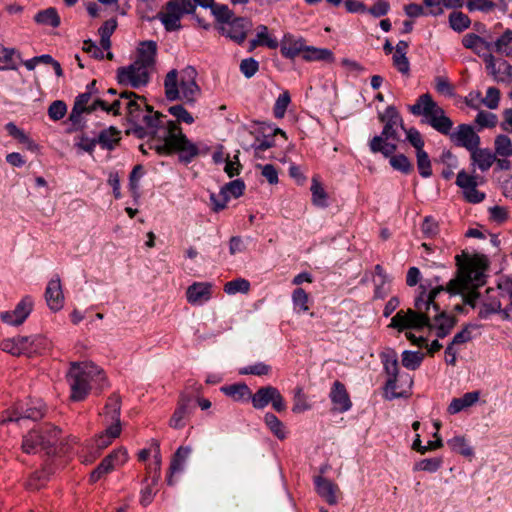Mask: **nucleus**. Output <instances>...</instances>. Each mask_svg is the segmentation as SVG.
I'll use <instances>...</instances> for the list:
<instances>
[{
  "mask_svg": "<svg viewBox=\"0 0 512 512\" xmlns=\"http://www.w3.org/2000/svg\"><path fill=\"white\" fill-rule=\"evenodd\" d=\"M131 127L126 134L134 135L139 139L151 136L149 149L165 156L180 152V159L189 163L199 153L197 146L192 143L181 131L179 125L159 112H153L148 104L140 109L139 120L128 119Z\"/></svg>",
  "mask_w": 512,
  "mask_h": 512,
  "instance_id": "obj_1",
  "label": "nucleus"
},
{
  "mask_svg": "<svg viewBox=\"0 0 512 512\" xmlns=\"http://www.w3.org/2000/svg\"><path fill=\"white\" fill-rule=\"evenodd\" d=\"M444 291L443 285L433 287L432 280H426L418 287V294L414 300V308L399 310L389 324L390 328L399 332L413 329L422 330L427 327L436 330L438 338L446 337L456 324L454 316L440 311L435 302L436 297Z\"/></svg>",
  "mask_w": 512,
  "mask_h": 512,
  "instance_id": "obj_2",
  "label": "nucleus"
},
{
  "mask_svg": "<svg viewBox=\"0 0 512 512\" xmlns=\"http://www.w3.org/2000/svg\"><path fill=\"white\" fill-rule=\"evenodd\" d=\"M457 265L456 276L451 279L444 291L450 294H461L463 302L472 308L480 297L478 288L486 283V270L489 267V260L483 254L470 256L466 252L455 256Z\"/></svg>",
  "mask_w": 512,
  "mask_h": 512,
  "instance_id": "obj_3",
  "label": "nucleus"
},
{
  "mask_svg": "<svg viewBox=\"0 0 512 512\" xmlns=\"http://www.w3.org/2000/svg\"><path fill=\"white\" fill-rule=\"evenodd\" d=\"M67 377L74 401H82L93 388L101 391L107 385L104 371L88 361L72 362Z\"/></svg>",
  "mask_w": 512,
  "mask_h": 512,
  "instance_id": "obj_4",
  "label": "nucleus"
},
{
  "mask_svg": "<svg viewBox=\"0 0 512 512\" xmlns=\"http://www.w3.org/2000/svg\"><path fill=\"white\" fill-rule=\"evenodd\" d=\"M197 71L188 66L180 73L172 69L164 79L165 96L169 101L183 100L194 103L200 95V88L196 83Z\"/></svg>",
  "mask_w": 512,
  "mask_h": 512,
  "instance_id": "obj_5",
  "label": "nucleus"
},
{
  "mask_svg": "<svg viewBox=\"0 0 512 512\" xmlns=\"http://www.w3.org/2000/svg\"><path fill=\"white\" fill-rule=\"evenodd\" d=\"M414 115H423L427 118L428 124L436 131L450 135L453 122L445 115L444 110L432 99L429 93L422 94L416 103L409 107Z\"/></svg>",
  "mask_w": 512,
  "mask_h": 512,
  "instance_id": "obj_6",
  "label": "nucleus"
},
{
  "mask_svg": "<svg viewBox=\"0 0 512 512\" xmlns=\"http://www.w3.org/2000/svg\"><path fill=\"white\" fill-rule=\"evenodd\" d=\"M60 432L59 428L49 423L37 429H32L23 437V452L31 454L45 451L47 454H51L53 446L58 441Z\"/></svg>",
  "mask_w": 512,
  "mask_h": 512,
  "instance_id": "obj_7",
  "label": "nucleus"
},
{
  "mask_svg": "<svg viewBox=\"0 0 512 512\" xmlns=\"http://www.w3.org/2000/svg\"><path fill=\"white\" fill-rule=\"evenodd\" d=\"M104 105L100 106V109L113 115H120L121 108L124 102H126V114L127 119L139 120L140 109L146 107L147 103L144 97L138 96L134 92L123 91L119 94V97L111 102L107 99H102Z\"/></svg>",
  "mask_w": 512,
  "mask_h": 512,
  "instance_id": "obj_8",
  "label": "nucleus"
},
{
  "mask_svg": "<svg viewBox=\"0 0 512 512\" xmlns=\"http://www.w3.org/2000/svg\"><path fill=\"white\" fill-rule=\"evenodd\" d=\"M43 344L39 336H17L1 342V349L13 356L26 355L31 357L38 353Z\"/></svg>",
  "mask_w": 512,
  "mask_h": 512,
  "instance_id": "obj_9",
  "label": "nucleus"
},
{
  "mask_svg": "<svg viewBox=\"0 0 512 512\" xmlns=\"http://www.w3.org/2000/svg\"><path fill=\"white\" fill-rule=\"evenodd\" d=\"M150 71L148 67L134 61L126 67H120L117 70V80L121 85H129L133 88L145 86L150 79Z\"/></svg>",
  "mask_w": 512,
  "mask_h": 512,
  "instance_id": "obj_10",
  "label": "nucleus"
},
{
  "mask_svg": "<svg viewBox=\"0 0 512 512\" xmlns=\"http://www.w3.org/2000/svg\"><path fill=\"white\" fill-rule=\"evenodd\" d=\"M252 406L255 409H264L268 404L278 412H284L287 409L286 402L280 391L271 385L259 388L251 397Z\"/></svg>",
  "mask_w": 512,
  "mask_h": 512,
  "instance_id": "obj_11",
  "label": "nucleus"
},
{
  "mask_svg": "<svg viewBox=\"0 0 512 512\" xmlns=\"http://www.w3.org/2000/svg\"><path fill=\"white\" fill-rule=\"evenodd\" d=\"M380 358L382 360L384 370L388 375L385 386L386 392H391L390 398L398 397V394L395 392L399 373L397 353L394 349H387L385 352L380 354Z\"/></svg>",
  "mask_w": 512,
  "mask_h": 512,
  "instance_id": "obj_12",
  "label": "nucleus"
},
{
  "mask_svg": "<svg viewBox=\"0 0 512 512\" xmlns=\"http://www.w3.org/2000/svg\"><path fill=\"white\" fill-rule=\"evenodd\" d=\"M121 433V426L118 425H109L105 429L103 433L98 435L94 441L91 447L89 448V456H84L83 462L85 463H92L97 456H99L100 452L107 448L114 439L119 437Z\"/></svg>",
  "mask_w": 512,
  "mask_h": 512,
  "instance_id": "obj_13",
  "label": "nucleus"
},
{
  "mask_svg": "<svg viewBox=\"0 0 512 512\" xmlns=\"http://www.w3.org/2000/svg\"><path fill=\"white\" fill-rule=\"evenodd\" d=\"M251 25L252 24L249 19L244 17H237L232 18L226 24L222 25L219 28V31L234 42L240 44L246 39L247 32Z\"/></svg>",
  "mask_w": 512,
  "mask_h": 512,
  "instance_id": "obj_14",
  "label": "nucleus"
},
{
  "mask_svg": "<svg viewBox=\"0 0 512 512\" xmlns=\"http://www.w3.org/2000/svg\"><path fill=\"white\" fill-rule=\"evenodd\" d=\"M33 301L30 297H24L13 311H3L0 313L1 320L13 326L21 325L32 311Z\"/></svg>",
  "mask_w": 512,
  "mask_h": 512,
  "instance_id": "obj_15",
  "label": "nucleus"
},
{
  "mask_svg": "<svg viewBox=\"0 0 512 512\" xmlns=\"http://www.w3.org/2000/svg\"><path fill=\"white\" fill-rule=\"evenodd\" d=\"M449 136L455 145L464 147L470 152L480 144L479 136L475 133L472 126L467 124L459 125L457 130L450 133Z\"/></svg>",
  "mask_w": 512,
  "mask_h": 512,
  "instance_id": "obj_16",
  "label": "nucleus"
},
{
  "mask_svg": "<svg viewBox=\"0 0 512 512\" xmlns=\"http://www.w3.org/2000/svg\"><path fill=\"white\" fill-rule=\"evenodd\" d=\"M213 285L210 282H194L186 290L187 302L193 306H200L212 297Z\"/></svg>",
  "mask_w": 512,
  "mask_h": 512,
  "instance_id": "obj_17",
  "label": "nucleus"
},
{
  "mask_svg": "<svg viewBox=\"0 0 512 512\" xmlns=\"http://www.w3.org/2000/svg\"><path fill=\"white\" fill-rule=\"evenodd\" d=\"M182 13L179 9V0H170L166 3L165 11L158 13V18L167 31L180 29Z\"/></svg>",
  "mask_w": 512,
  "mask_h": 512,
  "instance_id": "obj_18",
  "label": "nucleus"
},
{
  "mask_svg": "<svg viewBox=\"0 0 512 512\" xmlns=\"http://www.w3.org/2000/svg\"><path fill=\"white\" fill-rule=\"evenodd\" d=\"M305 46L306 41L303 37L286 33L280 42V51L283 57L287 59H294L300 53L303 54Z\"/></svg>",
  "mask_w": 512,
  "mask_h": 512,
  "instance_id": "obj_19",
  "label": "nucleus"
},
{
  "mask_svg": "<svg viewBox=\"0 0 512 512\" xmlns=\"http://www.w3.org/2000/svg\"><path fill=\"white\" fill-rule=\"evenodd\" d=\"M45 299L49 308L53 311H59L64 305V295L62 291L61 280L59 276L52 278L46 287Z\"/></svg>",
  "mask_w": 512,
  "mask_h": 512,
  "instance_id": "obj_20",
  "label": "nucleus"
},
{
  "mask_svg": "<svg viewBox=\"0 0 512 512\" xmlns=\"http://www.w3.org/2000/svg\"><path fill=\"white\" fill-rule=\"evenodd\" d=\"M191 414V398L182 395L179 399L178 406L170 418L169 425L174 429H181L185 426V420Z\"/></svg>",
  "mask_w": 512,
  "mask_h": 512,
  "instance_id": "obj_21",
  "label": "nucleus"
},
{
  "mask_svg": "<svg viewBox=\"0 0 512 512\" xmlns=\"http://www.w3.org/2000/svg\"><path fill=\"white\" fill-rule=\"evenodd\" d=\"M487 68L491 75L497 82L511 83L512 82V66L507 61H501L497 66L494 62L493 56L488 55L486 58Z\"/></svg>",
  "mask_w": 512,
  "mask_h": 512,
  "instance_id": "obj_22",
  "label": "nucleus"
},
{
  "mask_svg": "<svg viewBox=\"0 0 512 512\" xmlns=\"http://www.w3.org/2000/svg\"><path fill=\"white\" fill-rule=\"evenodd\" d=\"M315 487L317 493L330 505H335L337 503V492L339 491L338 486L332 481L322 477L317 476L314 479Z\"/></svg>",
  "mask_w": 512,
  "mask_h": 512,
  "instance_id": "obj_23",
  "label": "nucleus"
},
{
  "mask_svg": "<svg viewBox=\"0 0 512 512\" xmlns=\"http://www.w3.org/2000/svg\"><path fill=\"white\" fill-rule=\"evenodd\" d=\"M191 452H192V449L189 446H180L176 450V452L171 460V464H170V468H169V475L167 477L168 485L172 486L175 484V481L173 480V475L175 473L181 472L184 469V464H185L186 460L189 458Z\"/></svg>",
  "mask_w": 512,
  "mask_h": 512,
  "instance_id": "obj_24",
  "label": "nucleus"
},
{
  "mask_svg": "<svg viewBox=\"0 0 512 512\" xmlns=\"http://www.w3.org/2000/svg\"><path fill=\"white\" fill-rule=\"evenodd\" d=\"M104 422L107 426L118 425L121 426L120 412H121V398L113 394L108 398L105 405Z\"/></svg>",
  "mask_w": 512,
  "mask_h": 512,
  "instance_id": "obj_25",
  "label": "nucleus"
},
{
  "mask_svg": "<svg viewBox=\"0 0 512 512\" xmlns=\"http://www.w3.org/2000/svg\"><path fill=\"white\" fill-rule=\"evenodd\" d=\"M44 405L39 400L35 403H32L26 409H21V411H15L13 416H9L7 419H4L3 422L7 421H15L18 422L21 419H31V420H39L44 416Z\"/></svg>",
  "mask_w": 512,
  "mask_h": 512,
  "instance_id": "obj_26",
  "label": "nucleus"
},
{
  "mask_svg": "<svg viewBox=\"0 0 512 512\" xmlns=\"http://www.w3.org/2000/svg\"><path fill=\"white\" fill-rule=\"evenodd\" d=\"M157 53V44L154 41H146L140 44L138 48V56L135 60L136 62H140L144 66L149 69H153L155 65V58Z\"/></svg>",
  "mask_w": 512,
  "mask_h": 512,
  "instance_id": "obj_27",
  "label": "nucleus"
},
{
  "mask_svg": "<svg viewBox=\"0 0 512 512\" xmlns=\"http://www.w3.org/2000/svg\"><path fill=\"white\" fill-rule=\"evenodd\" d=\"M471 160L481 171H487L496 161L495 154L487 148L476 147L471 151Z\"/></svg>",
  "mask_w": 512,
  "mask_h": 512,
  "instance_id": "obj_28",
  "label": "nucleus"
},
{
  "mask_svg": "<svg viewBox=\"0 0 512 512\" xmlns=\"http://www.w3.org/2000/svg\"><path fill=\"white\" fill-rule=\"evenodd\" d=\"M480 397L479 391L467 392L460 398L452 399L447 411L450 414H457L465 408L473 406Z\"/></svg>",
  "mask_w": 512,
  "mask_h": 512,
  "instance_id": "obj_29",
  "label": "nucleus"
},
{
  "mask_svg": "<svg viewBox=\"0 0 512 512\" xmlns=\"http://www.w3.org/2000/svg\"><path fill=\"white\" fill-rule=\"evenodd\" d=\"M330 396L332 402L337 406L338 410L344 412L350 409L351 401L349 399L348 393L345 386L339 381L334 383Z\"/></svg>",
  "mask_w": 512,
  "mask_h": 512,
  "instance_id": "obj_30",
  "label": "nucleus"
},
{
  "mask_svg": "<svg viewBox=\"0 0 512 512\" xmlns=\"http://www.w3.org/2000/svg\"><path fill=\"white\" fill-rule=\"evenodd\" d=\"M93 97L94 96L91 94V92H84L76 97L74 106L83 108L86 113L90 114L99 109L100 106L104 105L102 98L95 97L92 100Z\"/></svg>",
  "mask_w": 512,
  "mask_h": 512,
  "instance_id": "obj_31",
  "label": "nucleus"
},
{
  "mask_svg": "<svg viewBox=\"0 0 512 512\" xmlns=\"http://www.w3.org/2000/svg\"><path fill=\"white\" fill-rule=\"evenodd\" d=\"M221 391L235 401L251 400L252 392L245 383L232 384L221 387Z\"/></svg>",
  "mask_w": 512,
  "mask_h": 512,
  "instance_id": "obj_32",
  "label": "nucleus"
},
{
  "mask_svg": "<svg viewBox=\"0 0 512 512\" xmlns=\"http://www.w3.org/2000/svg\"><path fill=\"white\" fill-rule=\"evenodd\" d=\"M369 147L371 152L381 153L385 157H390L397 149L396 144L388 142L383 135L374 136L369 143Z\"/></svg>",
  "mask_w": 512,
  "mask_h": 512,
  "instance_id": "obj_33",
  "label": "nucleus"
},
{
  "mask_svg": "<svg viewBox=\"0 0 512 512\" xmlns=\"http://www.w3.org/2000/svg\"><path fill=\"white\" fill-rule=\"evenodd\" d=\"M120 131L114 126H110L108 129H105L100 132L97 137L98 144L103 149L112 150L120 141Z\"/></svg>",
  "mask_w": 512,
  "mask_h": 512,
  "instance_id": "obj_34",
  "label": "nucleus"
},
{
  "mask_svg": "<svg viewBox=\"0 0 512 512\" xmlns=\"http://www.w3.org/2000/svg\"><path fill=\"white\" fill-rule=\"evenodd\" d=\"M302 57L305 61H329L332 62L334 57L330 49L317 48L314 46H305Z\"/></svg>",
  "mask_w": 512,
  "mask_h": 512,
  "instance_id": "obj_35",
  "label": "nucleus"
},
{
  "mask_svg": "<svg viewBox=\"0 0 512 512\" xmlns=\"http://www.w3.org/2000/svg\"><path fill=\"white\" fill-rule=\"evenodd\" d=\"M264 422L269 430L277 437L279 440H284L287 437V432L284 423L279 420L272 413H266L264 415Z\"/></svg>",
  "mask_w": 512,
  "mask_h": 512,
  "instance_id": "obj_36",
  "label": "nucleus"
},
{
  "mask_svg": "<svg viewBox=\"0 0 512 512\" xmlns=\"http://www.w3.org/2000/svg\"><path fill=\"white\" fill-rule=\"evenodd\" d=\"M448 446L452 451L464 456L471 458L474 456L473 448L468 444V441L463 436H455L447 441Z\"/></svg>",
  "mask_w": 512,
  "mask_h": 512,
  "instance_id": "obj_37",
  "label": "nucleus"
},
{
  "mask_svg": "<svg viewBox=\"0 0 512 512\" xmlns=\"http://www.w3.org/2000/svg\"><path fill=\"white\" fill-rule=\"evenodd\" d=\"M128 459V454L126 449L119 448L111 452L109 455H107L101 463L104 464L106 468L111 472L113 469H115L118 466L123 465Z\"/></svg>",
  "mask_w": 512,
  "mask_h": 512,
  "instance_id": "obj_38",
  "label": "nucleus"
},
{
  "mask_svg": "<svg viewBox=\"0 0 512 512\" xmlns=\"http://www.w3.org/2000/svg\"><path fill=\"white\" fill-rule=\"evenodd\" d=\"M34 20L41 25H47L51 27H58L60 25V17L55 8H47L39 11Z\"/></svg>",
  "mask_w": 512,
  "mask_h": 512,
  "instance_id": "obj_39",
  "label": "nucleus"
},
{
  "mask_svg": "<svg viewBox=\"0 0 512 512\" xmlns=\"http://www.w3.org/2000/svg\"><path fill=\"white\" fill-rule=\"evenodd\" d=\"M462 44L465 48L472 49L478 54L483 50H489L491 46L484 39L474 33L466 34L462 39Z\"/></svg>",
  "mask_w": 512,
  "mask_h": 512,
  "instance_id": "obj_40",
  "label": "nucleus"
},
{
  "mask_svg": "<svg viewBox=\"0 0 512 512\" xmlns=\"http://www.w3.org/2000/svg\"><path fill=\"white\" fill-rule=\"evenodd\" d=\"M427 7L431 8V14L439 15L443 12L442 7L459 8L463 6V0H424Z\"/></svg>",
  "mask_w": 512,
  "mask_h": 512,
  "instance_id": "obj_41",
  "label": "nucleus"
},
{
  "mask_svg": "<svg viewBox=\"0 0 512 512\" xmlns=\"http://www.w3.org/2000/svg\"><path fill=\"white\" fill-rule=\"evenodd\" d=\"M117 27L116 19L107 20L98 30L100 35V45L102 49L109 50L111 47L110 37Z\"/></svg>",
  "mask_w": 512,
  "mask_h": 512,
  "instance_id": "obj_42",
  "label": "nucleus"
},
{
  "mask_svg": "<svg viewBox=\"0 0 512 512\" xmlns=\"http://www.w3.org/2000/svg\"><path fill=\"white\" fill-rule=\"evenodd\" d=\"M153 448V462L150 463L147 467L149 473H154L152 477V484L156 485L158 480L160 479V469H161V455H160V445L157 441L152 443Z\"/></svg>",
  "mask_w": 512,
  "mask_h": 512,
  "instance_id": "obj_43",
  "label": "nucleus"
},
{
  "mask_svg": "<svg viewBox=\"0 0 512 512\" xmlns=\"http://www.w3.org/2000/svg\"><path fill=\"white\" fill-rule=\"evenodd\" d=\"M424 356V353L419 351L405 350L402 353V365L409 370H416L420 367Z\"/></svg>",
  "mask_w": 512,
  "mask_h": 512,
  "instance_id": "obj_44",
  "label": "nucleus"
},
{
  "mask_svg": "<svg viewBox=\"0 0 512 512\" xmlns=\"http://www.w3.org/2000/svg\"><path fill=\"white\" fill-rule=\"evenodd\" d=\"M449 24L454 31L462 32L470 26L471 21L466 14L454 11L449 15Z\"/></svg>",
  "mask_w": 512,
  "mask_h": 512,
  "instance_id": "obj_45",
  "label": "nucleus"
},
{
  "mask_svg": "<svg viewBox=\"0 0 512 512\" xmlns=\"http://www.w3.org/2000/svg\"><path fill=\"white\" fill-rule=\"evenodd\" d=\"M501 311V302L499 299L494 297H489L487 300H485L481 308L479 310L478 316L481 319L488 318L491 314H497Z\"/></svg>",
  "mask_w": 512,
  "mask_h": 512,
  "instance_id": "obj_46",
  "label": "nucleus"
},
{
  "mask_svg": "<svg viewBox=\"0 0 512 512\" xmlns=\"http://www.w3.org/2000/svg\"><path fill=\"white\" fill-rule=\"evenodd\" d=\"M494 145L495 155L497 154L501 157H509L512 155V142L507 135H498L495 139Z\"/></svg>",
  "mask_w": 512,
  "mask_h": 512,
  "instance_id": "obj_47",
  "label": "nucleus"
},
{
  "mask_svg": "<svg viewBox=\"0 0 512 512\" xmlns=\"http://www.w3.org/2000/svg\"><path fill=\"white\" fill-rule=\"evenodd\" d=\"M311 192H312V201H313L314 205L320 206V207L326 206L327 194H326L324 188L322 187L321 183L319 182V180L316 177H314L312 179Z\"/></svg>",
  "mask_w": 512,
  "mask_h": 512,
  "instance_id": "obj_48",
  "label": "nucleus"
},
{
  "mask_svg": "<svg viewBox=\"0 0 512 512\" xmlns=\"http://www.w3.org/2000/svg\"><path fill=\"white\" fill-rule=\"evenodd\" d=\"M211 13L217 22L221 23L222 25L226 24L234 16L233 11L227 5L218 3L213 6Z\"/></svg>",
  "mask_w": 512,
  "mask_h": 512,
  "instance_id": "obj_49",
  "label": "nucleus"
},
{
  "mask_svg": "<svg viewBox=\"0 0 512 512\" xmlns=\"http://www.w3.org/2000/svg\"><path fill=\"white\" fill-rule=\"evenodd\" d=\"M512 43V30H506L494 44L495 50L498 53L512 56V48L509 44Z\"/></svg>",
  "mask_w": 512,
  "mask_h": 512,
  "instance_id": "obj_50",
  "label": "nucleus"
},
{
  "mask_svg": "<svg viewBox=\"0 0 512 512\" xmlns=\"http://www.w3.org/2000/svg\"><path fill=\"white\" fill-rule=\"evenodd\" d=\"M442 465V459L435 457V458H427L418 461L414 464L413 470L414 471H426V472H436Z\"/></svg>",
  "mask_w": 512,
  "mask_h": 512,
  "instance_id": "obj_51",
  "label": "nucleus"
},
{
  "mask_svg": "<svg viewBox=\"0 0 512 512\" xmlns=\"http://www.w3.org/2000/svg\"><path fill=\"white\" fill-rule=\"evenodd\" d=\"M250 289V283L246 279L239 278L229 281L224 286L225 293L234 295L236 293H247Z\"/></svg>",
  "mask_w": 512,
  "mask_h": 512,
  "instance_id": "obj_52",
  "label": "nucleus"
},
{
  "mask_svg": "<svg viewBox=\"0 0 512 512\" xmlns=\"http://www.w3.org/2000/svg\"><path fill=\"white\" fill-rule=\"evenodd\" d=\"M416 157L420 175L424 178L430 177L432 175V168L428 154L424 150H421L416 152Z\"/></svg>",
  "mask_w": 512,
  "mask_h": 512,
  "instance_id": "obj_53",
  "label": "nucleus"
},
{
  "mask_svg": "<svg viewBox=\"0 0 512 512\" xmlns=\"http://www.w3.org/2000/svg\"><path fill=\"white\" fill-rule=\"evenodd\" d=\"M390 164L394 169L399 170L405 174L410 173L413 169L411 162L403 154H399V155H395V156L391 155L390 156Z\"/></svg>",
  "mask_w": 512,
  "mask_h": 512,
  "instance_id": "obj_54",
  "label": "nucleus"
},
{
  "mask_svg": "<svg viewBox=\"0 0 512 512\" xmlns=\"http://www.w3.org/2000/svg\"><path fill=\"white\" fill-rule=\"evenodd\" d=\"M292 301L294 307L298 308L299 311L306 312L309 310V295L302 288H297L293 291Z\"/></svg>",
  "mask_w": 512,
  "mask_h": 512,
  "instance_id": "obj_55",
  "label": "nucleus"
},
{
  "mask_svg": "<svg viewBox=\"0 0 512 512\" xmlns=\"http://www.w3.org/2000/svg\"><path fill=\"white\" fill-rule=\"evenodd\" d=\"M271 371V367L265 363L259 362L247 367H243L239 370V374L241 375H257L263 376L268 375Z\"/></svg>",
  "mask_w": 512,
  "mask_h": 512,
  "instance_id": "obj_56",
  "label": "nucleus"
},
{
  "mask_svg": "<svg viewBox=\"0 0 512 512\" xmlns=\"http://www.w3.org/2000/svg\"><path fill=\"white\" fill-rule=\"evenodd\" d=\"M290 101L291 98L288 91H284L278 96L274 105V115L276 118H282L285 115Z\"/></svg>",
  "mask_w": 512,
  "mask_h": 512,
  "instance_id": "obj_57",
  "label": "nucleus"
},
{
  "mask_svg": "<svg viewBox=\"0 0 512 512\" xmlns=\"http://www.w3.org/2000/svg\"><path fill=\"white\" fill-rule=\"evenodd\" d=\"M435 90L445 96H453L454 88L446 76H437L434 80Z\"/></svg>",
  "mask_w": 512,
  "mask_h": 512,
  "instance_id": "obj_58",
  "label": "nucleus"
},
{
  "mask_svg": "<svg viewBox=\"0 0 512 512\" xmlns=\"http://www.w3.org/2000/svg\"><path fill=\"white\" fill-rule=\"evenodd\" d=\"M244 189H245L244 182L240 179H237V180L227 183L225 186H223L221 188V191H222L223 195L229 196V194H231L232 196L237 198L243 194Z\"/></svg>",
  "mask_w": 512,
  "mask_h": 512,
  "instance_id": "obj_59",
  "label": "nucleus"
},
{
  "mask_svg": "<svg viewBox=\"0 0 512 512\" xmlns=\"http://www.w3.org/2000/svg\"><path fill=\"white\" fill-rule=\"evenodd\" d=\"M168 111L177 119V122H175L177 125L180 121L187 124L194 122L193 116L182 105L171 106Z\"/></svg>",
  "mask_w": 512,
  "mask_h": 512,
  "instance_id": "obj_60",
  "label": "nucleus"
},
{
  "mask_svg": "<svg viewBox=\"0 0 512 512\" xmlns=\"http://www.w3.org/2000/svg\"><path fill=\"white\" fill-rule=\"evenodd\" d=\"M66 112L67 106L61 100H56L52 102L48 108V115L54 121L62 119L65 116Z\"/></svg>",
  "mask_w": 512,
  "mask_h": 512,
  "instance_id": "obj_61",
  "label": "nucleus"
},
{
  "mask_svg": "<svg viewBox=\"0 0 512 512\" xmlns=\"http://www.w3.org/2000/svg\"><path fill=\"white\" fill-rule=\"evenodd\" d=\"M259 69V63L254 58L243 59L240 63V71L246 78L253 77Z\"/></svg>",
  "mask_w": 512,
  "mask_h": 512,
  "instance_id": "obj_62",
  "label": "nucleus"
},
{
  "mask_svg": "<svg viewBox=\"0 0 512 512\" xmlns=\"http://www.w3.org/2000/svg\"><path fill=\"white\" fill-rule=\"evenodd\" d=\"M500 101V91L495 87H489L486 91L485 98L482 103L489 109H496Z\"/></svg>",
  "mask_w": 512,
  "mask_h": 512,
  "instance_id": "obj_63",
  "label": "nucleus"
},
{
  "mask_svg": "<svg viewBox=\"0 0 512 512\" xmlns=\"http://www.w3.org/2000/svg\"><path fill=\"white\" fill-rule=\"evenodd\" d=\"M256 38L263 41L262 43L270 49H276L279 46L277 39L268 35V28L265 25L258 27Z\"/></svg>",
  "mask_w": 512,
  "mask_h": 512,
  "instance_id": "obj_64",
  "label": "nucleus"
}]
</instances>
